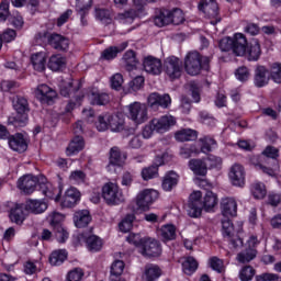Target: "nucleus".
<instances>
[{"mask_svg":"<svg viewBox=\"0 0 281 281\" xmlns=\"http://www.w3.org/2000/svg\"><path fill=\"white\" fill-rule=\"evenodd\" d=\"M202 196L203 194L201 191H194L191 193L187 207L188 215L191 216V218H199L203 210H205V212H210L216 206V203H218L216 194L212 191H206L204 201H201Z\"/></svg>","mask_w":281,"mask_h":281,"instance_id":"1","label":"nucleus"},{"mask_svg":"<svg viewBox=\"0 0 281 281\" xmlns=\"http://www.w3.org/2000/svg\"><path fill=\"white\" fill-rule=\"evenodd\" d=\"M186 21V16L183 15V11L181 9H162L159 11V14H157L154 18V23L157 25V27H164L166 25H181Z\"/></svg>","mask_w":281,"mask_h":281,"instance_id":"2","label":"nucleus"},{"mask_svg":"<svg viewBox=\"0 0 281 281\" xmlns=\"http://www.w3.org/2000/svg\"><path fill=\"white\" fill-rule=\"evenodd\" d=\"M12 104L16 115L14 117L15 126H25L27 124V113H30V105L27 99L16 95L12 98Z\"/></svg>","mask_w":281,"mask_h":281,"instance_id":"3","label":"nucleus"},{"mask_svg":"<svg viewBox=\"0 0 281 281\" xmlns=\"http://www.w3.org/2000/svg\"><path fill=\"white\" fill-rule=\"evenodd\" d=\"M222 234L223 237L231 243L233 249H239L243 246V239L236 235L234 224L229 218L222 220Z\"/></svg>","mask_w":281,"mask_h":281,"instance_id":"4","label":"nucleus"},{"mask_svg":"<svg viewBox=\"0 0 281 281\" xmlns=\"http://www.w3.org/2000/svg\"><path fill=\"white\" fill-rule=\"evenodd\" d=\"M127 117L135 124H144L148 120V108L144 103H131L127 106Z\"/></svg>","mask_w":281,"mask_h":281,"instance_id":"5","label":"nucleus"},{"mask_svg":"<svg viewBox=\"0 0 281 281\" xmlns=\"http://www.w3.org/2000/svg\"><path fill=\"white\" fill-rule=\"evenodd\" d=\"M102 196L109 205H117V203H124V195L122 194L120 187L115 183H106L102 188Z\"/></svg>","mask_w":281,"mask_h":281,"instance_id":"6","label":"nucleus"},{"mask_svg":"<svg viewBox=\"0 0 281 281\" xmlns=\"http://www.w3.org/2000/svg\"><path fill=\"white\" fill-rule=\"evenodd\" d=\"M157 199H159V192H157V190L145 189L137 194L136 205L139 210H143V212H147Z\"/></svg>","mask_w":281,"mask_h":281,"instance_id":"7","label":"nucleus"},{"mask_svg":"<svg viewBox=\"0 0 281 281\" xmlns=\"http://www.w3.org/2000/svg\"><path fill=\"white\" fill-rule=\"evenodd\" d=\"M184 69L189 76H199L203 64H201V55L199 52H191L184 58Z\"/></svg>","mask_w":281,"mask_h":281,"instance_id":"8","label":"nucleus"},{"mask_svg":"<svg viewBox=\"0 0 281 281\" xmlns=\"http://www.w3.org/2000/svg\"><path fill=\"white\" fill-rule=\"evenodd\" d=\"M139 252L146 258H157L161 256V245L153 238H143Z\"/></svg>","mask_w":281,"mask_h":281,"instance_id":"9","label":"nucleus"},{"mask_svg":"<svg viewBox=\"0 0 281 281\" xmlns=\"http://www.w3.org/2000/svg\"><path fill=\"white\" fill-rule=\"evenodd\" d=\"M198 10L203 12L209 19H215L211 21L212 25H216L221 21L218 19V3H216V0H201Z\"/></svg>","mask_w":281,"mask_h":281,"instance_id":"10","label":"nucleus"},{"mask_svg":"<svg viewBox=\"0 0 281 281\" xmlns=\"http://www.w3.org/2000/svg\"><path fill=\"white\" fill-rule=\"evenodd\" d=\"M164 70L171 80L181 78V60L175 56L166 58L164 63Z\"/></svg>","mask_w":281,"mask_h":281,"instance_id":"11","label":"nucleus"},{"mask_svg":"<svg viewBox=\"0 0 281 281\" xmlns=\"http://www.w3.org/2000/svg\"><path fill=\"white\" fill-rule=\"evenodd\" d=\"M151 124L156 133H168L175 124H177V119L172 115H162L158 119H153Z\"/></svg>","mask_w":281,"mask_h":281,"instance_id":"12","label":"nucleus"},{"mask_svg":"<svg viewBox=\"0 0 281 281\" xmlns=\"http://www.w3.org/2000/svg\"><path fill=\"white\" fill-rule=\"evenodd\" d=\"M58 94L47 85H40L35 90V98L40 100L42 104H54V100Z\"/></svg>","mask_w":281,"mask_h":281,"instance_id":"13","label":"nucleus"},{"mask_svg":"<svg viewBox=\"0 0 281 281\" xmlns=\"http://www.w3.org/2000/svg\"><path fill=\"white\" fill-rule=\"evenodd\" d=\"M47 43L53 47V49H57V52H67L69 49V38L63 36L58 33H52L46 35Z\"/></svg>","mask_w":281,"mask_h":281,"instance_id":"14","label":"nucleus"},{"mask_svg":"<svg viewBox=\"0 0 281 281\" xmlns=\"http://www.w3.org/2000/svg\"><path fill=\"white\" fill-rule=\"evenodd\" d=\"M172 104V99H170V94H159L157 92H154L149 94L148 97V105L150 109H154V111H157L159 106L162 109H168Z\"/></svg>","mask_w":281,"mask_h":281,"instance_id":"15","label":"nucleus"},{"mask_svg":"<svg viewBox=\"0 0 281 281\" xmlns=\"http://www.w3.org/2000/svg\"><path fill=\"white\" fill-rule=\"evenodd\" d=\"M38 186V178L33 175H25L18 180V188L24 194H32Z\"/></svg>","mask_w":281,"mask_h":281,"instance_id":"16","label":"nucleus"},{"mask_svg":"<svg viewBox=\"0 0 281 281\" xmlns=\"http://www.w3.org/2000/svg\"><path fill=\"white\" fill-rule=\"evenodd\" d=\"M228 177L231 182L237 188L245 186V168L241 165H233L229 169Z\"/></svg>","mask_w":281,"mask_h":281,"instance_id":"17","label":"nucleus"},{"mask_svg":"<svg viewBox=\"0 0 281 281\" xmlns=\"http://www.w3.org/2000/svg\"><path fill=\"white\" fill-rule=\"evenodd\" d=\"M270 76L269 69L265 66H257L254 75V85L258 87V89H262V87H267L269 85Z\"/></svg>","mask_w":281,"mask_h":281,"instance_id":"18","label":"nucleus"},{"mask_svg":"<svg viewBox=\"0 0 281 281\" xmlns=\"http://www.w3.org/2000/svg\"><path fill=\"white\" fill-rule=\"evenodd\" d=\"M143 67L147 74H151L153 76H159L162 69L161 60L153 56L144 59Z\"/></svg>","mask_w":281,"mask_h":281,"instance_id":"19","label":"nucleus"},{"mask_svg":"<svg viewBox=\"0 0 281 281\" xmlns=\"http://www.w3.org/2000/svg\"><path fill=\"white\" fill-rule=\"evenodd\" d=\"M233 54H235V56L247 54V37H245L243 33H236L233 36Z\"/></svg>","mask_w":281,"mask_h":281,"instance_id":"20","label":"nucleus"},{"mask_svg":"<svg viewBox=\"0 0 281 281\" xmlns=\"http://www.w3.org/2000/svg\"><path fill=\"white\" fill-rule=\"evenodd\" d=\"M9 146L15 153H25L27 150V140L23 134H15L9 137Z\"/></svg>","mask_w":281,"mask_h":281,"instance_id":"21","label":"nucleus"},{"mask_svg":"<svg viewBox=\"0 0 281 281\" xmlns=\"http://www.w3.org/2000/svg\"><path fill=\"white\" fill-rule=\"evenodd\" d=\"M222 214L226 218L229 216H236L238 213V204L234 198H224L221 202Z\"/></svg>","mask_w":281,"mask_h":281,"instance_id":"22","label":"nucleus"},{"mask_svg":"<svg viewBox=\"0 0 281 281\" xmlns=\"http://www.w3.org/2000/svg\"><path fill=\"white\" fill-rule=\"evenodd\" d=\"M78 201H80V191L70 187L66 192L61 201L63 207H74Z\"/></svg>","mask_w":281,"mask_h":281,"instance_id":"23","label":"nucleus"},{"mask_svg":"<svg viewBox=\"0 0 281 281\" xmlns=\"http://www.w3.org/2000/svg\"><path fill=\"white\" fill-rule=\"evenodd\" d=\"M27 211L25 210V203L24 204H15L14 207L10 211V218L12 223H15L16 225L23 224V221H25V216H27Z\"/></svg>","mask_w":281,"mask_h":281,"instance_id":"24","label":"nucleus"},{"mask_svg":"<svg viewBox=\"0 0 281 281\" xmlns=\"http://www.w3.org/2000/svg\"><path fill=\"white\" fill-rule=\"evenodd\" d=\"M126 47H128V42H123L119 46H110L101 53V59L102 60H113L114 58H117V54L124 52V49H126Z\"/></svg>","mask_w":281,"mask_h":281,"instance_id":"25","label":"nucleus"},{"mask_svg":"<svg viewBox=\"0 0 281 281\" xmlns=\"http://www.w3.org/2000/svg\"><path fill=\"white\" fill-rule=\"evenodd\" d=\"M159 166H164V158L157 157L155 165L144 168L142 170V178L144 181H149V179H155L159 175Z\"/></svg>","mask_w":281,"mask_h":281,"instance_id":"26","label":"nucleus"},{"mask_svg":"<svg viewBox=\"0 0 281 281\" xmlns=\"http://www.w3.org/2000/svg\"><path fill=\"white\" fill-rule=\"evenodd\" d=\"M24 204L25 211L31 214H43L47 210V203L41 200H27Z\"/></svg>","mask_w":281,"mask_h":281,"instance_id":"27","label":"nucleus"},{"mask_svg":"<svg viewBox=\"0 0 281 281\" xmlns=\"http://www.w3.org/2000/svg\"><path fill=\"white\" fill-rule=\"evenodd\" d=\"M31 63L35 71L43 72L47 66V55L43 52L35 53L31 56Z\"/></svg>","mask_w":281,"mask_h":281,"instance_id":"28","label":"nucleus"},{"mask_svg":"<svg viewBox=\"0 0 281 281\" xmlns=\"http://www.w3.org/2000/svg\"><path fill=\"white\" fill-rule=\"evenodd\" d=\"M74 223L75 226L79 229L82 227H87L91 223V214H89V211H77L74 214Z\"/></svg>","mask_w":281,"mask_h":281,"instance_id":"29","label":"nucleus"},{"mask_svg":"<svg viewBox=\"0 0 281 281\" xmlns=\"http://www.w3.org/2000/svg\"><path fill=\"white\" fill-rule=\"evenodd\" d=\"M189 168L194 175L205 177L207 175V165L202 159H191L189 161Z\"/></svg>","mask_w":281,"mask_h":281,"instance_id":"30","label":"nucleus"},{"mask_svg":"<svg viewBox=\"0 0 281 281\" xmlns=\"http://www.w3.org/2000/svg\"><path fill=\"white\" fill-rule=\"evenodd\" d=\"M90 104L97 106H104V104H109L111 98L106 92L92 91L89 94Z\"/></svg>","mask_w":281,"mask_h":281,"instance_id":"31","label":"nucleus"},{"mask_svg":"<svg viewBox=\"0 0 281 281\" xmlns=\"http://www.w3.org/2000/svg\"><path fill=\"white\" fill-rule=\"evenodd\" d=\"M124 161H126V154H122L120 147H112L110 149V164L108 168H111V166H122Z\"/></svg>","mask_w":281,"mask_h":281,"instance_id":"32","label":"nucleus"},{"mask_svg":"<svg viewBox=\"0 0 281 281\" xmlns=\"http://www.w3.org/2000/svg\"><path fill=\"white\" fill-rule=\"evenodd\" d=\"M85 149V138L82 136H75L67 147V155H78L80 150Z\"/></svg>","mask_w":281,"mask_h":281,"instance_id":"33","label":"nucleus"},{"mask_svg":"<svg viewBox=\"0 0 281 281\" xmlns=\"http://www.w3.org/2000/svg\"><path fill=\"white\" fill-rule=\"evenodd\" d=\"M179 183V176L175 171L168 172L162 180V189L165 192H170Z\"/></svg>","mask_w":281,"mask_h":281,"instance_id":"34","label":"nucleus"},{"mask_svg":"<svg viewBox=\"0 0 281 281\" xmlns=\"http://www.w3.org/2000/svg\"><path fill=\"white\" fill-rule=\"evenodd\" d=\"M262 155H263L265 161H269V159H271L272 168H278V157L280 156L279 151H278V148H276L273 146H268L262 151Z\"/></svg>","mask_w":281,"mask_h":281,"instance_id":"35","label":"nucleus"},{"mask_svg":"<svg viewBox=\"0 0 281 281\" xmlns=\"http://www.w3.org/2000/svg\"><path fill=\"white\" fill-rule=\"evenodd\" d=\"M65 260H67V250L65 249L54 250L49 256V262L53 267L63 265Z\"/></svg>","mask_w":281,"mask_h":281,"instance_id":"36","label":"nucleus"},{"mask_svg":"<svg viewBox=\"0 0 281 281\" xmlns=\"http://www.w3.org/2000/svg\"><path fill=\"white\" fill-rule=\"evenodd\" d=\"M123 63L126 71L137 69V58L135 57V52L127 50L123 56Z\"/></svg>","mask_w":281,"mask_h":281,"instance_id":"37","label":"nucleus"},{"mask_svg":"<svg viewBox=\"0 0 281 281\" xmlns=\"http://www.w3.org/2000/svg\"><path fill=\"white\" fill-rule=\"evenodd\" d=\"M144 276L147 281L159 280V278L161 277V269H159V267L155 265H147L145 267Z\"/></svg>","mask_w":281,"mask_h":281,"instance_id":"38","label":"nucleus"},{"mask_svg":"<svg viewBox=\"0 0 281 281\" xmlns=\"http://www.w3.org/2000/svg\"><path fill=\"white\" fill-rule=\"evenodd\" d=\"M108 128L113 133H120V131L124 130V121L117 115H109Z\"/></svg>","mask_w":281,"mask_h":281,"instance_id":"39","label":"nucleus"},{"mask_svg":"<svg viewBox=\"0 0 281 281\" xmlns=\"http://www.w3.org/2000/svg\"><path fill=\"white\" fill-rule=\"evenodd\" d=\"M177 142H194L196 139V131L194 130H181L175 135Z\"/></svg>","mask_w":281,"mask_h":281,"instance_id":"40","label":"nucleus"},{"mask_svg":"<svg viewBox=\"0 0 281 281\" xmlns=\"http://www.w3.org/2000/svg\"><path fill=\"white\" fill-rule=\"evenodd\" d=\"M94 16L104 25H109L113 21V14L109 9H95Z\"/></svg>","mask_w":281,"mask_h":281,"instance_id":"41","label":"nucleus"},{"mask_svg":"<svg viewBox=\"0 0 281 281\" xmlns=\"http://www.w3.org/2000/svg\"><path fill=\"white\" fill-rule=\"evenodd\" d=\"M199 268V263L196 262V259L193 257H187L186 260L182 262V270L183 273L187 276H192L194 271Z\"/></svg>","mask_w":281,"mask_h":281,"instance_id":"42","label":"nucleus"},{"mask_svg":"<svg viewBox=\"0 0 281 281\" xmlns=\"http://www.w3.org/2000/svg\"><path fill=\"white\" fill-rule=\"evenodd\" d=\"M86 244L89 251H100L102 249V239L95 235L88 236Z\"/></svg>","mask_w":281,"mask_h":281,"instance_id":"43","label":"nucleus"},{"mask_svg":"<svg viewBox=\"0 0 281 281\" xmlns=\"http://www.w3.org/2000/svg\"><path fill=\"white\" fill-rule=\"evenodd\" d=\"M160 236L165 240H175V238H177V228H175V225H164L160 228Z\"/></svg>","mask_w":281,"mask_h":281,"instance_id":"44","label":"nucleus"},{"mask_svg":"<svg viewBox=\"0 0 281 281\" xmlns=\"http://www.w3.org/2000/svg\"><path fill=\"white\" fill-rule=\"evenodd\" d=\"M256 254H258V251H256L255 248H248L237 255V260L243 265H245L246 262H251V260L256 258Z\"/></svg>","mask_w":281,"mask_h":281,"instance_id":"45","label":"nucleus"},{"mask_svg":"<svg viewBox=\"0 0 281 281\" xmlns=\"http://www.w3.org/2000/svg\"><path fill=\"white\" fill-rule=\"evenodd\" d=\"M48 67L52 69V71H59V69L65 67V59L61 55H53L49 58Z\"/></svg>","mask_w":281,"mask_h":281,"instance_id":"46","label":"nucleus"},{"mask_svg":"<svg viewBox=\"0 0 281 281\" xmlns=\"http://www.w3.org/2000/svg\"><path fill=\"white\" fill-rule=\"evenodd\" d=\"M269 76L270 79L273 80L277 85H281V64L274 63L271 65Z\"/></svg>","mask_w":281,"mask_h":281,"instance_id":"47","label":"nucleus"},{"mask_svg":"<svg viewBox=\"0 0 281 281\" xmlns=\"http://www.w3.org/2000/svg\"><path fill=\"white\" fill-rule=\"evenodd\" d=\"M251 192L255 199H265L267 196V187L262 182H255Z\"/></svg>","mask_w":281,"mask_h":281,"instance_id":"48","label":"nucleus"},{"mask_svg":"<svg viewBox=\"0 0 281 281\" xmlns=\"http://www.w3.org/2000/svg\"><path fill=\"white\" fill-rule=\"evenodd\" d=\"M260 43L258 41L252 42L248 47V60H258L260 58Z\"/></svg>","mask_w":281,"mask_h":281,"instance_id":"49","label":"nucleus"},{"mask_svg":"<svg viewBox=\"0 0 281 281\" xmlns=\"http://www.w3.org/2000/svg\"><path fill=\"white\" fill-rule=\"evenodd\" d=\"M93 0H77L76 11L78 14H89Z\"/></svg>","mask_w":281,"mask_h":281,"instance_id":"50","label":"nucleus"},{"mask_svg":"<svg viewBox=\"0 0 281 281\" xmlns=\"http://www.w3.org/2000/svg\"><path fill=\"white\" fill-rule=\"evenodd\" d=\"M200 142H202V153H212V149L216 148V140L210 136H204L203 138H200Z\"/></svg>","mask_w":281,"mask_h":281,"instance_id":"51","label":"nucleus"},{"mask_svg":"<svg viewBox=\"0 0 281 281\" xmlns=\"http://www.w3.org/2000/svg\"><path fill=\"white\" fill-rule=\"evenodd\" d=\"M124 261L122 260H115L111 266V278H120L122 273H124Z\"/></svg>","mask_w":281,"mask_h":281,"instance_id":"52","label":"nucleus"},{"mask_svg":"<svg viewBox=\"0 0 281 281\" xmlns=\"http://www.w3.org/2000/svg\"><path fill=\"white\" fill-rule=\"evenodd\" d=\"M254 276H256V270L251 266H245L239 271V278L241 281H251L254 280Z\"/></svg>","mask_w":281,"mask_h":281,"instance_id":"53","label":"nucleus"},{"mask_svg":"<svg viewBox=\"0 0 281 281\" xmlns=\"http://www.w3.org/2000/svg\"><path fill=\"white\" fill-rule=\"evenodd\" d=\"M55 232V238L57 239L58 243H66L67 238H69V233L63 225H57L54 227Z\"/></svg>","mask_w":281,"mask_h":281,"instance_id":"54","label":"nucleus"},{"mask_svg":"<svg viewBox=\"0 0 281 281\" xmlns=\"http://www.w3.org/2000/svg\"><path fill=\"white\" fill-rule=\"evenodd\" d=\"M133 221H135V215L133 214H128L127 216H125V218L119 224V228L126 233V232H131V229L133 228Z\"/></svg>","mask_w":281,"mask_h":281,"instance_id":"55","label":"nucleus"},{"mask_svg":"<svg viewBox=\"0 0 281 281\" xmlns=\"http://www.w3.org/2000/svg\"><path fill=\"white\" fill-rule=\"evenodd\" d=\"M138 12L135 9H131L128 11H125L123 13H119L116 15L117 21H134V19H137Z\"/></svg>","mask_w":281,"mask_h":281,"instance_id":"56","label":"nucleus"},{"mask_svg":"<svg viewBox=\"0 0 281 281\" xmlns=\"http://www.w3.org/2000/svg\"><path fill=\"white\" fill-rule=\"evenodd\" d=\"M82 278H85L82 268H75L67 273V281H82Z\"/></svg>","mask_w":281,"mask_h":281,"instance_id":"57","label":"nucleus"},{"mask_svg":"<svg viewBox=\"0 0 281 281\" xmlns=\"http://www.w3.org/2000/svg\"><path fill=\"white\" fill-rule=\"evenodd\" d=\"M235 76L240 82H247L249 80V68L245 66L237 68Z\"/></svg>","mask_w":281,"mask_h":281,"instance_id":"58","label":"nucleus"},{"mask_svg":"<svg viewBox=\"0 0 281 281\" xmlns=\"http://www.w3.org/2000/svg\"><path fill=\"white\" fill-rule=\"evenodd\" d=\"M209 262L213 271H217V273H223V271H225V266L218 257H212Z\"/></svg>","mask_w":281,"mask_h":281,"instance_id":"59","label":"nucleus"},{"mask_svg":"<svg viewBox=\"0 0 281 281\" xmlns=\"http://www.w3.org/2000/svg\"><path fill=\"white\" fill-rule=\"evenodd\" d=\"M97 130L100 132L109 131V114L100 115L95 123Z\"/></svg>","mask_w":281,"mask_h":281,"instance_id":"60","label":"nucleus"},{"mask_svg":"<svg viewBox=\"0 0 281 281\" xmlns=\"http://www.w3.org/2000/svg\"><path fill=\"white\" fill-rule=\"evenodd\" d=\"M122 85H124V77L122 76V74H115L111 77L112 89L119 91V89H122Z\"/></svg>","mask_w":281,"mask_h":281,"instance_id":"61","label":"nucleus"},{"mask_svg":"<svg viewBox=\"0 0 281 281\" xmlns=\"http://www.w3.org/2000/svg\"><path fill=\"white\" fill-rule=\"evenodd\" d=\"M233 37H224L220 41L221 52H233Z\"/></svg>","mask_w":281,"mask_h":281,"instance_id":"62","label":"nucleus"},{"mask_svg":"<svg viewBox=\"0 0 281 281\" xmlns=\"http://www.w3.org/2000/svg\"><path fill=\"white\" fill-rule=\"evenodd\" d=\"M206 169L207 168H218L223 164V159L218 156H209L205 160Z\"/></svg>","mask_w":281,"mask_h":281,"instance_id":"63","label":"nucleus"},{"mask_svg":"<svg viewBox=\"0 0 281 281\" xmlns=\"http://www.w3.org/2000/svg\"><path fill=\"white\" fill-rule=\"evenodd\" d=\"M144 87V77L137 76L130 82V89L133 91H139Z\"/></svg>","mask_w":281,"mask_h":281,"instance_id":"64","label":"nucleus"}]
</instances>
